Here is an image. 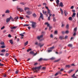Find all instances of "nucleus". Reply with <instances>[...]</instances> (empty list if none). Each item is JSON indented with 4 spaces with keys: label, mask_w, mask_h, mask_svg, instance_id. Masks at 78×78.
I'll return each instance as SVG.
<instances>
[{
    "label": "nucleus",
    "mask_w": 78,
    "mask_h": 78,
    "mask_svg": "<svg viewBox=\"0 0 78 78\" xmlns=\"http://www.w3.org/2000/svg\"><path fill=\"white\" fill-rule=\"evenodd\" d=\"M69 25L68 24H67L66 27V28H69Z\"/></svg>",
    "instance_id": "5fc2aeb1"
},
{
    "label": "nucleus",
    "mask_w": 78,
    "mask_h": 78,
    "mask_svg": "<svg viewBox=\"0 0 78 78\" xmlns=\"http://www.w3.org/2000/svg\"><path fill=\"white\" fill-rule=\"evenodd\" d=\"M72 71H73V70H70L68 72L69 73H71V72H72Z\"/></svg>",
    "instance_id": "58836bf2"
},
{
    "label": "nucleus",
    "mask_w": 78,
    "mask_h": 78,
    "mask_svg": "<svg viewBox=\"0 0 78 78\" xmlns=\"http://www.w3.org/2000/svg\"><path fill=\"white\" fill-rule=\"evenodd\" d=\"M19 73V71H16L15 72V73L16 74H17Z\"/></svg>",
    "instance_id": "bf43d9fd"
},
{
    "label": "nucleus",
    "mask_w": 78,
    "mask_h": 78,
    "mask_svg": "<svg viewBox=\"0 0 78 78\" xmlns=\"http://www.w3.org/2000/svg\"><path fill=\"white\" fill-rule=\"evenodd\" d=\"M57 5H59V0H57L56 1Z\"/></svg>",
    "instance_id": "f3484780"
},
{
    "label": "nucleus",
    "mask_w": 78,
    "mask_h": 78,
    "mask_svg": "<svg viewBox=\"0 0 78 78\" xmlns=\"http://www.w3.org/2000/svg\"><path fill=\"white\" fill-rule=\"evenodd\" d=\"M59 74V73H57L55 75V76H57Z\"/></svg>",
    "instance_id": "09e8293b"
},
{
    "label": "nucleus",
    "mask_w": 78,
    "mask_h": 78,
    "mask_svg": "<svg viewBox=\"0 0 78 78\" xmlns=\"http://www.w3.org/2000/svg\"><path fill=\"white\" fill-rule=\"evenodd\" d=\"M53 22H56V18H55V17H53Z\"/></svg>",
    "instance_id": "4be33fe9"
},
{
    "label": "nucleus",
    "mask_w": 78,
    "mask_h": 78,
    "mask_svg": "<svg viewBox=\"0 0 78 78\" xmlns=\"http://www.w3.org/2000/svg\"><path fill=\"white\" fill-rule=\"evenodd\" d=\"M17 9V10L20 11V12H23V10L21 8H18Z\"/></svg>",
    "instance_id": "0eeeda50"
},
{
    "label": "nucleus",
    "mask_w": 78,
    "mask_h": 78,
    "mask_svg": "<svg viewBox=\"0 0 78 78\" xmlns=\"http://www.w3.org/2000/svg\"><path fill=\"white\" fill-rule=\"evenodd\" d=\"M5 51H6V50L5 49H2L1 51V52L2 53H4V52H5Z\"/></svg>",
    "instance_id": "a878e982"
},
{
    "label": "nucleus",
    "mask_w": 78,
    "mask_h": 78,
    "mask_svg": "<svg viewBox=\"0 0 78 78\" xmlns=\"http://www.w3.org/2000/svg\"><path fill=\"white\" fill-rule=\"evenodd\" d=\"M5 28V26H3L1 28V30H3Z\"/></svg>",
    "instance_id": "de8ad7c7"
},
{
    "label": "nucleus",
    "mask_w": 78,
    "mask_h": 78,
    "mask_svg": "<svg viewBox=\"0 0 78 78\" xmlns=\"http://www.w3.org/2000/svg\"><path fill=\"white\" fill-rule=\"evenodd\" d=\"M43 5L44 6H45V7L46 6H47V4L45 3H44L43 4Z\"/></svg>",
    "instance_id": "a18cd8bd"
},
{
    "label": "nucleus",
    "mask_w": 78,
    "mask_h": 78,
    "mask_svg": "<svg viewBox=\"0 0 78 78\" xmlns=\"http://www.w3.org/2000/svg\"><path fill=\"white\" fill-rule=\"evenodd\" d=\"M45 33V32H42L41 33L42 35L39 36V41H42L44 40V38H43L44 37V34Z\"/></svg>",
    "instance_id": "f257e3e1"
},
{
    "label": "nucleus",
    "mask_w": 78,
    "mask_h": 78,
    "mask_svg": "<svg viewBox=\"0 0 78 78\" xmlns=\"http://www.w3.org/2000/svg\"><path fill=\"white\" fill-rule=\"evenodd\" d=\"M64 13L65 14V15L66 16H67V15L68 14V13L67 12V11L66 10H64Z\"/></svg>",
    "instance_id": "2eb2a0df"
},
{
    "label": "nucleus",
    "mask_w": 78,
    "mask_h": 78,
    "mask_svg": "<svg viewBox=\"0 0 78 78\" xmlns=\"http://www.w3.org/2000/svg\"><path fill=\"white\" fill-rule=\"evenodd\" d=\"M5 13H9L10 12V11L9 9H7L5 12Z\"/></svg>",
    "instance_id": "f8f14e48"
},
{
    "label": "nucleus",
    "mask_w": 78,
    "mask_h": 78,
    "mask_svg": "<svg viewBox=\"0 0 78 78\" xmlns=\"http://www.w3.org/2000/svg\"><path fill=\"white\" fill-rule=\"evenodd\" d=\"M16 28H17V26L10 27V28L11 29H12V30L16 29Z\"/></svg>",
    "instance_id": "4468645a"
},
{
    "label": "nucleus",
    "mask_w": 78,
    "mask_h": 78,
    "mask_svg": "<svg viewBox=\"0 0 78 78\" xmlns=\"http://www.w3.org/2000/svg\"><path fill=\"white\" fill-rule=\"evenodd\" d=\"M60 5L61 7H62L63 6V4L62 2H61L60 4Z\"/></svg>",
    "instance_id": "393cba45"
},
{
    "label": "nucleus",
    "mask_w": 78,
    "mask_h": 78,
    "mask_svg": "<svg viewBox=\"0 0 78 78\" xmlns=\"http://www.w3.org/2000/svg\"><path fill=\"white\" fill-rule=\"evenodd\" d=\"M75 15H76V13H73V15L72 16V17H75Z\"/></svg>",
    "instance_id": "a211bd4d"
},
{
    "label": "nucleus",
    "mask_w": 78,
    "mask_h": 78,
    "mask_svg": "<svg viewBox=\"0 0 78 78\" xmlns=\"http://www.w3.org/2000/svg\"><path fill=\"white\" fill-rule=\"evenodd\" d=\"M43 60V58H41L39 59V61H42Z\"/></svg>",
    "instance_id": "3c124183"
},
{
    "label": "nucleus",
    "mask_w": 78,
    "mask_h": 78,
    "mask_svg": "<svg viewBox=\"0 0 78 78\" xmlns=\"http://www.w3.org/2000/svg\"><path fill=\"white\" fill-rule=\"evenodd\" d=\"M30 54H31L32 55H33L34 56H36V55L37 54V52H36V53H34L33 51H31L30 52Z\"/></svg>",
    "instance_id": "20e7f679"
},
{
    "label": "nucleus",
    "mask_w": 78,
    "mask_h": 78,
    "mask_svg": "<svg viewBox=\"0 0 78 78\" xmlns=\"http://www.w3.org/2000/svg\"><path fill=\"white\" fill-rule=\"evenodd\" d=\"M50 37L52 38L53 37V34H51L50 36Z\"/></svg>",
    "instance_id": "6e6d98bb"
},
{
    "label": "nucleus",
    "mask_w": 78,
    "mask_h": 78,
    "mask_svg": "<svg viewBox=\"0 0 78 78\" xmlns=\"http://www.w3.org/2000/svg\"><path fill=\"white\" fill-rule=\"evenodd\" d=\"M1 48H5V45H2L1 46Z\"/></svg>",
    "instance_id": "4c0bfd02"
},
{
    "label": "nucleus",
    "mask_w": 78,
    "mask_h": 78,
    "mask_svg": "<svg viewBox=\"0 0 78 78\" xmlns=\"http://www.w3.org/2000/svg\"><path fill=\"white\" fill-rule=\"evenodd\" d=\"M64 69H61L60 70V71H64Z\"/></svg>",
    "instance_id": "338daca9"
},
{
    "label": "nucleus",
    "mask_w": 78,
    "mask_h": 78,
    "mask_svg": "<svg viewBox=\"0 0 78 78\" xmlns=\"http://www.w3.org/2000/svg\"><path fill=\"white\" fill-rule=\"evenodd\" d=\"M37 39L38 40H39V36H38L37 37Z\"/></svg>",
    "instance_id": "13d9d810"
},
{
    "label": "nucleus",
    "mask_w": 78,
    "mask_h": 78,
    "mask_svg": "<svg viewBox=\"0 0 78 78\" xmlns=\"http://www.w3.org/2000/svg\"><path fill=\"white\" fill-rule=\"evenodd\" d=\"M9 21H10V17L9 18H7L6 19V22H7V23H8V22H9Z\"/></svg>",
    "instance_id": "9b49d317"
},
{
    "label": "nucleus",
    "mask_w": 78,
    "mask_h": 78,
    "mask_svg": "<svg viewBox=\"0 0 78 78\" xmlns=\"http://www.w3.org/2000/svg\"><path fill=\"white\" fill-rule=\"evenodd\" d=\"M77 30V28L76 27L74 29V32H76V30Z\"/></svg>",
    "instance_id": "72a5a7b5"
},
{
    "label": "nucleus",
    "mask_w": 78,
    "mask_h": 78,
    "mask_svg": "<svg viewBox=\"0 0 78 78\" xmlns=\"http://www.w3.org/2000/svg\"><path fill=\"white\" fill-rule=\"evenodd\" d=\"M33 17H36L37 16L36 15L35 13H34L33 14Z\"/></svg>",
    "instance_id": "7c9ffc66"
},
{
    "label": "nucleus",
    "mask_w": 78,
    "mask_h": 78,
    "mask_svg": "<svg viewBox=\"0 0 78 78\" xmlns=\"http://www.w3.org/2000/svg\"><path fill=\"white\" fill-rule=\"evenodd\" d=\"M44 45V44H41V43L39 44V46L40 48H41V47H42Z\"/></svg>",
    "instance_id": "ddd939ff"
},
{
    "label": "nucleus",
    "mask_w": 78,
    "mask_h": 78,
    "mask_svg": "<svg viewBox=\"0 0 78 78\" xmlns=\"http://www.w3.org/2000/svg\"><path fill=\"white\" fill-rule=\"evenodd\" d=\"M0 55H1V56H4V53L0 54Z\"/></svg>",
    "instance_id": "680f3d73"
},
{
    "label": "nucleus",
    "mask_w": 78,
    "mask_h": 78,
    "mask_svg": "<svg viewBox=\"0 0 78 78\" xmlns=\"http://www.w3.org/2000/svg\"><path fill=\"white\" fill-rule=\"evenodd\" d=\"M10 43L11 44H13V42L12 41V40H9Z\"/></svg>",
    "instance_id": "412c9836"
},
{
    "label": "nucleus",
    "mask_w": 78,
    "mask_h": 78,
    "mask_svg": "<svg viewBox=\"0 0 78 78\" xmlns=\"http://www.w3.org/2000/svg\"><path fill=\"white\" fill-rule=\"evenodd\" d=\"M72 44H69L68 45V46L69 47H72Z\"/></svg>",
    "instance_id": "5701e85b"
},
{
    "label": "nucleus",
    "mask_w": 78,
    "mask_h": 78,
    "mask_svg": "<svg viewBox=\"0 0 78 78\" xmlns=\"http://www.w3.org/2000/svg\"><path fill=\"white\" fill-rule=\"evenodd\" d=\"M42 70H45L46 69V67H43L42 68Z\"/></svg>",
    "instance_id": "a19ab883"
},
{
    "label": "nucleus",
    "mask_w": 78,
    "mask_h": 78,
    "mask_svg": "<svg viewBox=\"0 0 78 78\" xmlns=\"http://www.w3.org/2000/svg\"><path fill=\"white\" fill-rule=\"evenodd\" d=\"M10 19L11 20L12 22H14V18L12 17V16H10Z\"/></svg>",
    "instance_id": "9d476101"
},
{
    "label": "nucleus",
    "mask_w": 78,
    "mask_h": 78,
    "mask_svg": "<svg viewBox=\"0 0 78 78\" xmlns=\"http://www.w3.org/2000/svg\"><path fill=\"white\" fill-rule=\"evenodd\" d=\"M32 69L33 70H34V72H37V71H38V70H39V66L33 68H32Z\"/></svg>",
    "instance_id": "f03ea898"
},
{
    "label": "nucleus",
    "mask_w": 78,
    "mask_h": 78,
    "mask_svg": "<svg viewBox=\"0 0 78 78\" xmlns=\"http://www.w3.org/2000/svg\"><path fill=\"white\" fill-rule=\"evenodd\" d=\"M28 44V41H27L25 43H24L25 46H26V45H27Z\"/></svg>",
    "instance_id": "bb28decb"
},
{
    "label": "nucleus",
    "mask_w": 78,
    "mask_h": 78,
    "mask_svg": "<svg viewBox=\"0 0 78 78\" xmlns=\"http://www.w3.org/2000/svg\"><path fill=\"white\" fill-rule=\"evenodd\" d=\"M50 59H51L52 60H53V59H55V58L52 57L51 58H50Z\"/></svg>",
    "instance_id": "052dcab7"
},
{
    "label": "nucleus",
    "mask_w": 78,
    "mask_h": 78,
    "mask_svg": "<svg viewBox=\"0 0 78 78\" xmlns=\"http://www.w3.org/2000/svg\"><path fill=\"white\" fill-rule=\"evenodd\" d=\"M27 15H31L32 14V12L30 11H28L27 12Z\"/></svg>",
    "instance_id": "423d86ee"
},
{
    "label": "nucleus",
    "mask_w": 78,
    "mask_h": 78,
    "mask_svg": "<svg viewBox=\"0 0 78 78\" xmlns=\"http://www.w3.org/2000/svg\"><path fill=\"white\" fill-rule=\"evenodd\" d=\"M41 13H40V18L42 20H44V16Z\"/></svg>",
    "instance_id": "39448f33"
},
{
    "label": "nucleus",
    "mask_w": 78,
    "mask_h": 78,
    "mask_svg": "<svg viewBox=\"0 0 78 78\" xmlns=\"http://www.w3.org/2000/svg\"><path fill=\"white\" fill-rule=\"evenodd\" d=\"M61 14L62 15H63L64 14V12H63V11L62 10L61 12Z\"/></svg>",
    "instance_id": "8fccbe9b"
},
{
    "label": "nucleus",
    "mask_w": 78,
    "mask_h": 78,
    "mask_svg": "<svg viewBox=\"0 0 78 78\" xmlns=\"http://www.w3.org/2000/svg\"><path fill=\"white\" fill-rule=\"evenodd\" d=\"M51 51H52V50L51 49L48 50V53H50V52H51Z\"/></svg>",
    "instance_id": "f704fd0d"
},
{
    "label": "nucleus",
    "mask_w": 78,
    "mask_h": 78,
    "mask_svg": "<svg viewBox=\"0 0 78 78\" xmlns=\"http://www.w3.org/2000/svg\"><path fill=\"white\" fill-rule=\"evenodd\" d=\"M48 20H50V16H49L48 17Z\"/></svg>",
    "instance_id": "864d4df0"
},
{
    "label": "nucleus",
    "mask_w": 78,
    "mask_h": 78,
    "mask_svg": "<svg viewBox=\"0 0 78 78\" xmlns=\"http://www.w3.org/2000/svg\"><path fill=\"white\" fill-rule=\"evenodd\" d=\"M0 44H1V45H5V43L3 41H2L0 43Z\"/></svg>",
    "instance_id": "b1692460"
},
{
    "label": "nucleus",
    "mask_w": 78,
    "mask_h": 78,
    "mask_svg": "<svg viewBox=\"0 0 78 78\" xmlns=\"http://www.w3.org/2000/svg\"><path fill=\"white\" fill-rule=\"evenodd\" d=\"M19 19V17L18 16H16V17L14 18V21H15V22H17V19Z\"/></svg>",
    "instance_id": "1a4fd4ad"
},
{
    "label": "nucleus",
    "mask_w": 78,
    "mask_h": 78,
    "mask_svg": "<svg viewBox=\"0 0 78 78\" xmlns=\"http://www.w3.org/2000/svg\"><path fill=\"white\" fill-rule=\"evenodd\" d=\"M20 4H21V5H24L25 4L24 2H21L20 3Z\"/></svg>",
    "instance_id": "37998d69"
},
{
    "label": "nucleus",
    "mask_w": 78,
    "mask_h": 78,
    "mask_svg": "<svg viewBox=\"0 0 78 78\" xmlns=\"http://www.w3.org/2000/svg\"><path fill=\"white\" fill-rule=\"evenodd\" d=\"M69 20H72V17H69Z\"/></svg>",
    "instance_id": "ea45409f"
},
{
    "label": "nucleus",
    "mask_w": 78,
    "mask_h": 78,
    "mask_svg": "<svg viewBox=\"0 0 78 78\" xmlns=\"http://www.w3.org/2000/svg\"><path fill=\"white\" fill-rule=\"evenodd\" d=\"M55 34H58V31L57 30L55 31L54 32Z\"/></svg>",
    "instance_id": "c9c22d12"
},
{
    "label": "nucleus",
    "mask_w": 78,
    "mask_h": 78,
    "mask_svg": "<svg viewBox=\"0 0 78 78\" xmlns=\"http://www.w3.org/2000/svg\"><path fill=\"white\" fill-rule=\"evenodd\" d=\"M65 33H66V34H69V30H66L65 32Z\"/></svg>",
    "instance_id": "2f4dec72"
},
{
    "label": "nucleus",
    "mask_w": 78,
    "mask_h": 78,
    "mask_svg": "<svg viewBox=\"0 0 78 78\" xmlns=\"http://www.w3.org/2000/svg\"><path fill=\"white\" fill-rule=\"evenodd\" d=\"M29 8H27V7H25L24 8V10L25 11H27V10H28V9H29Z\"/></svg>",
    "instance_id": "c85d7f7f"
},
{
    "label": "nucleus",
    "mask_w": 78,
    "mask_h": 78,
    "mask_svg": "<svg viewBox=\"0 0 78 78\" xmlns=\"http://www.w3.org/2000/svg\"><path fill=\"white\" fill-rule=\"evenodd\" d=\"M75 75V74H73V75L72 76V77L73 78H77V77H76V76H74Z\"/></svg>",
    "instance_id": "dca6fc26"
},
{
    "label": "nucleus",
    "mask_w": 78,
    "mask_h": 78,
    "mask_svg": "<svg viewBox=\"0 0 78 78\" xmlns=\"http://www.w3.org/2000/svg\"><path fill=\"white\" fill-rule=\"evenodd\" d=\"M20 36H21L22 37H23L24 36V35H23V34H20Z\"/></svg>",
    "instance_id": "c03bdc74"
},
{
    "label": "nucleus",
    "mask_w": 78,
    "mask_h": 78,
    "mask_svg": "<svg viewBox=\"0 0 78 78\" xmlns=\"http://www.w3.org/2000/svg\"><path fill=\"white\" fill-rule=\"evenodd\" d=\"M76 35V32H74V33L73 34V36H75Z\"/></svg>",
    "instance_id": "69168bd1"
},
{
    "label": "nucleus",
    "mask_w": 78,
    "mask_h": 78,
    "mask_svg": "<svg viewBox=\"0 0 78 78\" xmlns=\"http://www.w3.org/2000/svg\"><path fill=\"white\" fill-rule=\"evenodd\" d=\"M45 8H46V9H47V10H48V9H48V7L47 6H45Z\"/></svg>",
    "instance_id": "4d7b16f0"
},
{
    "label": "nucleus",
    "mask_w": 78,
    "mask_h": 78,
    "mask_svg": "<svg viewBox=\"0 0 78 78\" xmlns=\"http://www.w3.org/2000/svg\"><path fill=\"white\" fill-rule=\"evenodd\" d=\"M30 24H24L23 25L24 27H25V26H26V27H28V26H30Z\"/></svg>",
    "instance_id": "e433bc0d"
},
{
    "label": "nucleus",
    "mask_w": 78,
    "mask_h": 78,
    "mask_svg": "<svg viewBox=\"0 0 78 78\" xmlns=\"http://www.w3.org/2000/svg\"><path fill=\"white\" fill-rule=\"evenodd\" d=\"M55 48V47L54 46H52V47H51L50 48V49L51 50H52V51H53V50Z\"/></svg>",
    "instance_id": "6ab92c4d"
},
{
    "label": "nucleus",
    "mask_w": 78,
    "mask_h": 78,
    "mask_svg": "<svg viewBox=\"0 0 78 78\" xmlns=\"http://www.w3.org/2000/svg\"><path fill=\"white\" fill-rule=\"evenodd\" d=\"M45 25H47V27H49L50 24H48V23H45Z\"/></svg>",
    "instance_id": "c756f323"
},
{
    "label": "nucleus",
    "mask_w": 78,
    "mask_h": 78,
    "mask_svg": "<svg viewBox=\"0 0 78 78\" xmlns=\"http://www.w3.org/2000/svg\"><path fill=\"white\" fill-rule=\"evenodd\" d=\"M26 17L27 18H30V16H28V15H26Z\"/></svg>",
    "instance_id": "0e129e2a"
},
{
    "label": "nucleus",
    "mask_w": 78,
    "mask_h": 78,
    "mask_svg": "<svg viewBox=\"0 0 78 78\" xmlns=\"http://www.w3.org/2000/svg\"><path fill=\"white\" fill-rule=\"evenodd\" d=\"M49 27V29L50 30H51V28H52V27H51V26H50V25H49V26H48Z\"/></svg>",
    "instance_id": "79ce46f5"
},
{
    "label": "nucleus",
    "mask_w": 78,
    "mask_h": 78,
    "mask_svg": "<svg viewBox=\"0 0 78 78\" xmlns=\"http://www.w3.org/2000/svg\"><path fill=\"white\" fill-rule=\"evenodd\" d=\"M32 27L33 28H35L36 27V23L34 22H32Z\"/></svg>",
    "instance_id": "7ed1b4c3"
},
{
    "label": "nucleus",
    "mask_w": 78,
    "mask_h": 78,
    "mask_svg": "<svg viewBox=\"0 0 78 78\" xmlns=\"http://www.w3.org/2000/svg\"><path fill=\"white\" fill-rule=\"evenodd\" d=\"M66 68H70V66L69 65H66Z\"/></svg>",
    "instance_id": "473e14b6"
},
{
    "label": "nucleus",
    "mask_w": 78,
    "mask_h": 78,
    "mask_svg": "<svg viewBox=\"0 0 78 78\" xmlns=\"http://www.w3.org/2000/svg\"><path fill=\"white\" fill-rule=\"evenodd\" d=\"M42 12H43V14H45V15H46V16H47V17H48V15L47 14V11H45V12L44 10H43Z\"/></svg>",
    "instance_id": "6e6552de"
},
{
    "label": "nucleus",
    "mask_w": 78,
    "mask_h": 78,
    "mask_svg": "<svg viewBox=\"0 0 78 78\" xmlns=\"http://www.w3.org/2000/svg\"><path fill=\"white\" fill-rule=\"evenodd\" d=\"M31 48H30L29 49H28L27 50V52H29V51H31Z\"/></svg>",
    "instance_id": "49530a36"
},
{
    "label": "nucleus",
    "mask_w": 78,
    "mask_h": 78,
    "mask_svg": "<svg viewBox=\"0 0 78 78\" xmlns=\"http://www.w3.org/2000/svg\"><path fill=\"white\" fill-rule=\"evenodd\" d=\"M5 56H9V54L8 53H6L5 55Z\"/></svg>",
    "instance_id": "603ef678"
},
{
    "label": "nucleus",
    "mask_w": 78,
    "mask_h": 78,
    "mask_svg": "<svg viewBox=\"0 0 78 78\" xmlns=\"http://www.w3.org/2000/svg\"><path fill=\"white\" fill-rule=\"evenodd\" d=\"M47 12L48 14H50V12H51L50 10L49 9L47 10Z\"/></svg>",
    "instance_id": "cd10ccee"
},
{
    "label": "nucleus",
    "mask_w": 78,
    "mask_h": 78,
    "mask_svg": "<svg viewBox=\"0 0 78 78\" xmlns=\"http://www.w3.org/2000/svg\"><path fill=\"white\" fill-rule=\"evenodd\" d=\"M74 8V7L73 6H72L70 8L71 9H73V8Z\"/></svg>",
    "instance_id": "774afa93"
},
{
    "label": "nucleus",
    "mask_w": 78,
    "mask_h": 78,
    "mask_svg": "<svg viewBox=\"0 0 78 78\" xmlns=\"http://www.w3.org/2000/svg\"><path fill=\"white\" fill-rule=\"evenodd\" d=\"M8 37H11V34H9L8 35Z\"/></svg>",
    "instance_id": "e2e57ef3"
},
{
    "label": "nucleus",
    "mask_w": 78,
    "mask_h": 78,
    "mask_svg": "<svg viewBox=\"0 0 78 78\" xmlns=\"http://www.w3.org/2000/svg\"><path fill=\"white\" fill-rule=\"evenodd\" d=\"M59 38L61 40H62V39H63L64 38V37H63V36H60Z\"/></svg>",
    "instance_id": "aec40b11"
}]
</instances>
